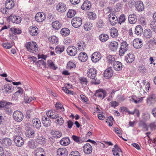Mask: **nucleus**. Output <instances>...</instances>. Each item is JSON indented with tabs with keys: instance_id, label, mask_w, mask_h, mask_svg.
<instances>
[{
	"instance_id": "nucleus-1",
	"label": "nucleus",
	"mask_w": 156,
	"mask_h": 156,
	"mask_svg": "<svg viewBox=\"0 0 156 156\" xmlns=\"http://www.w3.org/2000/svg\"><path fill=\"white\" fill-rule=\"evenodd\" d=\"M27 51L34 53H37L38 51V47L36 46V43L33 41L27 42L25 44Z\"/></svg>"
},
{
	"instance_id": "nucleus-2",
	"label": "nucleus",
	"mask_w": 156,
	"mask_h": 156,
	"mask_svg": "<svg viewBox=\"0 0 156 156\" xmlns=\"http://www.w3.org/2000/svg\"><path fill=\"white\" fill-rule=\"evenodd\" d=\"M128 44L126 41H123L121 43V46L119 51V54L120 56H123L124 53L128 49Z\"/></svg>"
},
{
	"instance_id": "nucleus-3",
	"label": "nucleus",
	"mask_w": 156,
	"mask_h": 156,
	"mask_svg": "<svg viewBox=\"0 0 156 156\" xmlns=\"http://www.w3.org/2000/svg\"><path fill=\"white\" fill-rule=\"evenodd\" d=\"M82 20L79 17H75L71 20L72 26L75 28H77L80 27L82 24Z\"/></svg>"
},
{
	"instance_id": "nucleus-4",
	"label": "nucleus",
	"mask_w": 156,
	"mask_h": 156,
	"mask_svg": "<svg viewBox=\"0 0 156 156\" xmlns=\"http://www.w3.org/2000/svg\"><path fill=\"white\" fill-rule=\"evenodd\" d=\"M13 116L14 120L19 122L21 121L24 117L23 114L18 111H15L13 114Z\"/></svg>"
},
{
	"instance_id": "nucleus-5",
	"label": "nucleus",
	"mask_w": 156,
	"mask_h": 156,
	"mask_svg": "<svg viewBox=\"0 0 156 156\" xmlns=\"http://www.w3.org/2000/svg\"><path fill=\"white\" fill-rule=\"evenodd\" d=\"M13 140L16 146L19 147L22 146L24 144V140L20 136H13Z\"/></svg>"
},
{
	"instance_id": "nucleus-6",
	"label": "nucleus",
	"mask_w": 156,
	"mask_h": 156,
	"mask_svg": "<svg viewBox=\"0 0 156 156\" xmlns=\"http://www.w3.org/2000/svg\"><path fill=\"white\" fill-rule=\"evenodd\" d=\"M8 18L12 22L16 24H19L21 23L22 20L21 17L13 14H11Z\"/></svg>"
},
{
	"instance_id": "nucleus-7",
	"label": "nucleus",
	"mask_w": 156,
	"mask_h": 156,
	"mask_svg": "<svg viewBox=\"0 0 156 156\" xmlns=\"http://www.w3.org/2000/svg\"><path fill=\"white\" fill-rule=\"evenodd\" d=\"M97 71L96 70L93 68H91L89 69L87 72V76L90 79H95L97 75Z\"/></svg>"
},
{
	"instance_id": "nucleus-8",
	"label": "nucleus",
	"mask_w": 156,
	"mask_h": 156,
	"mask_svg": "<svg viewBox=\"0 0 156 156\" xmlns=\"http://www.w3.org/2000/svg\"><path fill=\"white\" fill-rule=\"evenodd\" d=\"M156 102V96L155 94H152L147 98V103L149 106L153 105Z\"/></svg>"
},
{
	"instance_id": "nucleus-9",
	"label": "nucleus",
	"mask_w": 156,
	"mask_h": 156,
	"mask_svg": "<svg viewBox=\"0 0 156 156\" xmlns=\"http://www.w3.org/2000/svg\"><path fill=\"white\" fill-rule=\"evenodd\" d=\"M68 54L71 56H75L77 53V49L74 46H69L67 49Z\"/></svg>"
},
{
	"instance_id": "nucleus-10",
	"label": "nucleus",
	"mask_w": 156,
	"mask_h": 156,
	"mask_svg": "<svg viewBox=\"0 0 156 156\" xmlns=\"http://www.w3.org/2000/svg\"><path fill=\"white\" fill-rule=\"evenodd\" d=\"M106 92L105 90L99 89L96 91L95 95L102 99L104 98L106 96Z\"/></svg>"
},
{
	"instance_id": "nucleus-11",
	"label": "nucleus",
	"mask_w": 156,
	"mask_h": 156,
	"mask_svg": "<svg viewBox=\"0 0 156 156\" xmlns=\"http://www.w3.org/2000/svg\"><path fill=\"white\" fill-rule=\"evenodd\" d=\"M56 10L59 12H63L66 10V4L64 3L59 2L56 5Z\"/></svg>"
},
{
	"instance_id": "nucleus-12",
	"label": "nucleus",
	"mask_w": 156,
	"mask_h": 156,
	"mask_svg": "<svg viewBox=\"0 0 156 156\" xmlns=\"http://www.w3.org/2000/svg\"><path fill=\"white\" fill-rule=\"evenodd\" d=\"M83 151L85 154H89L92 152V147L90 144L87 143L83 146Z\"/></svg>"
},
{
	"instance_id": "nucleus-13",
	"label": "nucleus",
	"mask_w": 156,
	"mask_h": 156,
	"mask_svg": "<svg viewBox=\"0 0 156 156\" xmlns=\"http://www.w3.org/2000/svg\"><path fill=\"white\" fill-rule=\"evenodd\" d=\"M1 142L2 146L5 148H7L12 144V140L9 138L3 139Z\"/></svg>"
},
{
	"instance_id": "nucleus-14",
	"label": "nucleus",
	"mask_w": 156,
	"mask_h": 156,
	"mask_svg": "<svg viewBox=\"0 0 156 156\" xmlns=\"http://www.w3.org/2000/svg\"><path fill=\"white\" fill-rule=\"evenodd\" d=\"M57 154L58 156H66L68 151L65 148H60L57 151Z\"/></svg>"
},
{
	"instance_id": "nucleus-15",
	"label": "nucleus",
	"mask_w": 156,
	"mask_h": 156,
	"mask_svg": "<svg viewBox=\"0 0 156 156\" xmlns=\"http://www.w3.org/2000/svg\"><path fill=\"white\" fill-rule=\"evenodd\" d=\"M46 115L48 116L52 119H56L59 116L55 110H50L46 113Z\"/></svg>"
},
{
	"instance_id": "nucleus-16",
	"label": "nucleus",
	"mask_w": 156,
	"mask_h": 156,
	"mask_svg": "<svg viewBox=\"0 0 156 156\" xmlns=\"http://www.w3.org/2000/svg\"><path fill=\"white\" fill-rule=\"evenodd\" d=\"M101 58V54L99 52H95L93 54L91 57L92 61L94 62H96Z\"/></svg>"
},
{
	"instance_id": "nucleus-17",
	"label": "nucleus",
	"mask_w": 156,
	"mask_h": 156,
	"mask_svg": "<svg viewBox=\"0 0 156 156\" xmlns=\"http://www.w3.org/2000/svg\"><path fill=\"white\" fill-rule=\"evenodd\" d=\"M113 74V71L111 67H109L104 72V76L107 79H108L112 76Z\"/></svg>"
},
{
	"instance_id": "nucleus-18",
	"label": "nucleus",
	"mask_w": 156,
	"mask_h": 156,
	"mask_svg": "<svg viewBox=\"0 0 156 156\" xmlns=\"http://www.w3.org/2000/svg\"><path fill=\"white\" fill-rule=\"evenodd\" d=\"M133 45L136 48H140L142 46V41L139 38L135 39L133 41Z\"/></svg>"
},
{
	"instance_id": "nucleus-19",
	"label": "nucleus",
	"mask_w": 156,
	"mask_h": 156,
	"mask_svg": "<svg viewBox=\"0 0 156 156\" xmlns=\"http://www.w3.org/2000/svg\"><path fill=\"white\" fill-rule=\"evenodd\" d=\"M36 20L38 22H41L43 21L45 19V17L44 13H37L35 15Z\"/></svg>"
},
{
	"instance_id": "nucleus-20",
	"label": "nucleus",
	"mask_w": 156,
	"mask_h": 156,
	"mask_svg": "<svg viewBox=\"0 0 156 156\" xmlns=\"http://www.w3.org/2000/svg\"><path fill=\"white\" fill-rule=\"evenodd\" d=\"M33 126L36 129H38L41 126V123L40 120L37 118L33 119L32 122Z\"/></svg>"
},
{
	"instance_id": "nucleus-21",
	"label": "nucleus",
	"mask_w": 156,
	"mask_h": 156,
	"mask_svg": "<svg viewBox=\"0 0 156 156\" xmlns=\"http://www.w3.org/2000/svg\"><path fill=\"white\" fill-rule=\"evenodd\" d=\"M135 7L139 11H142L144 9V5L143 2L140 1H137L136 2Z\"/></svg>"
},
{
	"instance_id": "nucleus-22",
	"label": "nucleus",
	"mask_w": 156,
	"mask_h": 156,
	"mask_svg": "<svg viewBox=\"0 0 156 156\" xmlns=\"http://www.w3.org/2000/svg\"><path fill=\"white\" fill-rule=\"evenodd\" d=\"M91 4L88 1H85L81 6V9L84 10H89L91 8Z\"/></svg>"
},
{
	"instance_id": "nucleus-23",
	"label": "nucleus",
	"mask_w": 156,
	"mask_h": 156,
	"mask_svg": "<svg viewBox=\"0 0 156 156\" xmlns=\"http://www.w3.org/2000/svg\"><path fill=\"white\" fill-rule=\"evenodd\" d=\"M112 151L115 156H119V153L122 152L121 149L117 144L114 146V147L112 149Z\"/></svg>"
},
{
	"instance_id": "nucleus-24",
	"label": "nucleus",
	"mask_w": 156,
	"mask_h": 156,
	"mask_svg": "<svg viewBox=\"0 0 156 156\" xmlns=\"http://www.w3.org/2000/svg\"><path fill=\"white\" fill-rule=\"evenodd\" d=\"M152 31L149 29H147L144 30L143 32L144 37L147 39L151 38L152 36Z\"/></svg>"
},
{
	"instance_id": "nucleus-25",
	"label": "nucleus",
	"mask_w": 156,
	"mask_h": 156,
	"mask_svg": "<svg viewBox=\"0 0 156 156\" xmlns=\"http://www.w3.org/2000/svg\"><path fill=\"white\" fill-rule=\"evenodd\" d=\"M109 46L112 51H115L118 48V43L115 41H112L110 43Z\"/></svg>"
},
{
	"instance_id": "nucleus-26",
	"label": "nucleus",
	"mask_w": 156,
	"mask_h": 156,
	"mask_svg": "<svg viewBox=\"0 0 156 156\" xmlns=\"http://www.w3.org/2000/svg\"><path fill=\"white\" fill-rule=\"evenodd\" d=\"M14 0H7L5 4V8L8 9H12L14 6Z\"/></svg>"
},
{
	"instance_id": "nucleus-27",
	"label": "nucleus",
	"mask_w": 156,
	"mask_h": 156,
	"mask_svg": "<svg viewBox=\"0 0 156 156\" xmlns=\"http://www.w3.org/2000/svg\"><path fill=\"white\" fill-rule=\"evenodd\" d=\"M78 58L80 61L84 62L87 61L88 57L86 53L85 52H81L79 54Z\"/></svg>"
},
{
	"instance_id": "nucleus-28",
	"label": "nucleus",
	"mask_w": 156,
	"mask_h": 156,
	"mask_svg": "<svg viewBox=\"0 0 156 156\" xmlns=\"http://www.w3.org/2000/svg\"><path fill=\"white\" fill-rule=\"evenodd\" d=\"M113 66L114 69L116 71H119L122 68V64L119 61L115 62L113 64Z\"/></svg>"
},
{
	"instance_id": "nucleus-29",
	"label": "nucleus",
	"mask_w": 156,
	"mask_h": 156,
	"mask_svg": "<svg viewBox=\"0 0 156 156\" xmlns=\"http://www.w3.org/2000/svg\"><path fill=\"white\" fill-rule=\"evenodd\" d=\"M70 143V140L69 137H66L63 138L60 141V144L63 146H66L68 145Z\"/></svg>"
},
{
	"instance_id": "nucleus-30",
	"label": "nucleus",
	"mask_w": 156,
	"mask_h": 156,
	"mask_svg": "<svg viewBox=\"0 0 156 156\" xmlns=\"http://www.w3.org/2000/svg\"><path fill=\"white\" fill-rule=\"evenodd\" d=\"M35 131L33 129H28L26 131V136L28 138H33L35 135Z\"/></svg>"
},
{
	"instance_id": "nucleus-31",
	"label": "nucleus",
	"mask_w": 156,
	"mask_h": 156,
	"mask_svg": "<svg viewBox=\"0 0 156 156\" xmlns=\"http://www.w3.org/2000/svg\"><path fill=\"white\" fill-rule=\"evenodd\" d=\"M128 20L129 23L132 24L135 23L137 20L136 16L134 14H131L129 15Z\"/></svg>"
},
{
	"instance_id": "nucleus-32",
	"label": "nucleus",
	"mask_w": 156,
	"mask_h": 156,
	"mask_svg": "<svg viewBox=\"0 0 156 156\" xmlns=\"http://www.w3.org/2000/svg\"><path fill=\"white\" fill-rule=\"evenodd\" d=\"M35 156H45V153L44 150L42 148H37L35 151Z\"/></svg>"
},
{
	"instance_id": "nucleus-33",
	"label": "nucleus",
	"mask_w": 156,
	"mask_h": 156,
	"mask_svg": "<svg viewBox=\"0 0 156 156\" xmlns=\"http://www.w3.org/2000/svg\"><path fill=\"white\" fill-rule=\"evenodd\" d=\"M51 24L53 28L56 30H58L62 27V24L58 21H56L52 22Z\"/></svg>"
},
{
	"instance_id": "nucleus-34",
	"label": "nucleus",
	"mask_w": 156,
	"mask_h": 156,
	"mask_svg": "<svg viewBox=\"0 0 156 156\" xmlns=\"http://www.w3.org/2000/svg\"><path fill=\"white\" fill-rule=\"evenodd\" d=\"M135 59V57L133 54H130L127 55L125 57V60L126 62L129 63L132 62Z\"/></svg>"
},
{
	"instance_id": "nucleus-35",
	"label": "nucleus",
	"mask_w": 156,
	"mask_h": 156,
	"mask_svg": "<svg viewBox=\"0 0 156 156\" xmlns=\"http://www.w3.org/2000/svg\"><path fill=\"white\" fill-rule=\"evenodd\" d=\"M51 134L55 138H60L62 136V134L61 132L55 130L51 131Z\"/></svg>"
},
{
	"instance_id": "nucleus-36",
	"label": "nucleus",
	"mask_w": 156,
	"mask_h": 156,
	"mask_svg": "<svg viewBox=\"0 0 156 156\" xmlns=\"http://www.w3.org/2000/svg\"><path fill=\"white\" fill-rule=\"evenodd\" d=\"M38 29L35 26H32L30 27V32L32 36L37 35V34Z\"/></svg>"
},
{
	"instance_id": "nucleus-37",
	"label": "nucleus",
	"mask_w": 156,
	"mask_h": 156,
	"mask_svg": "<svg viewBox=\"0 0 156 156\" xmlns=\"http://www.w3.org/2000/svg\"><path fill=\"white\" fill-rule=\"evenodd\" d=\"M61 35L63 36H67L70 34V32L69 29L67 28H62L60 31Z\"/></svg>"
},
{
	"instance_id": "nucleus-38",
	"label": "nucleus",
	"mask_w": 156,
	"mask_h": 156,
	"mask_svg": "<svg viewBox=\"0 0 156 156\" xmlns=\"http://www.w3.org/2000/svg\"><path fill=\"white\" fill-rule=\"evenodd\" d=\"M143 31L142 27L140 25H137L135 28V32L137 35H141Z\"/></svg>"
},
{
	"instance_id": "nucleus-39",
	"label": "nucleus",
	"mask_w": 156,
	"mask_h": 156,
	"mask_svg": "<svg viewBox=\"0 0 156 156\" xmlns=\"http://www.w3.org/2000/svg\"><path fill=\"white\" fill-rule=\"evenodd\" d=\"M99 38L101 41L104 42L108 39V36L106 34H103L99 35Z\"/></svg>"
},
{
	"instance_id": "nucleus-40",
	"label": "nucleus",
	"mask_w": 156,
	"mask_h": 156,
	"mask_svg": "<svg viewBox=\"0 0 156 156\" xmlns=\"http://www.w3.org/2000/svg\"><path fill=\"white\" fill-rule=\"evenodd\" d=\"M92 23L90 22H85L84 25V28L86 30H90L92 27Z\"/></svg>"
},
{
	"instance_id": "nucleus-41",
	"label": "nucleus",
	"mask_w": 156,
	"mask_h": 156,
	"mask_svg": "<svg viewBox=\"0 0 156 156\" xmlns=\"http://www.w3.org/2000/svg\"><path fill=\"white\" fill-rule=\"evenodd\" d=\"M110 33L111 36L113 38L117 37L118 35V31L115 28H112Z\"/></svg>"
},
{
	"instance_id": "nucleus-42",
	"label": "nucleus",
	"mask_w": 156,
	"mask_h": 156,
	"mask_svg": "<svg viewBox=\"0 0 156 156\" xmlns=\"http://www.w3.org/2000/svg\"><path fill=\"white\" fill-rule=\"evenodd\" d=\"M14 136H20V133H21V129L20 127L18 126L15 128L14 131H13Z\"/></svg>"
},
{
	"instance_id": "nucleus-43",
	"label": "nucleus",
	"mask_w": 156,
	"mask_h": 156,
	"mask_svg": "<svg viewBox=\"0 0 156 156\" xmlns=\"http://www.w3.org/2000/svg\"><path fill=\"white\" fill-rule=\"evenodd\" d=\"M77 44L79 49L81 51L83 50L84 49V48L85 47V44L83 41H80Z\"/></svg>"
},
{
	"instance_id": "nucleus-44",
	"label": "nucleus",
	"mask_w": 156,
	"mask_h": 156,
	"mask_svg": "<svg viewBox=\"0 0 156 156\" xmlns=\"http://www.w3.org/2000/svg\"><path fill=\"white\" fill-rule=\"evenodd\" d=\"M56 119V123L59 126H61L63 125L64 123V120L62 117L59 116L58 118H57Z\"/></svg>"
},
{
	"instance_id": "nucleus-45",
	"label": "nucleus",
	"mask_w": 156,
	"mask_h": 156,
	"mask_svg": "<svg viewBox=\"0 0 156 156\" xmlns=\"http://www.w3.org/2000/svg\"><path fill=\"white\" fill-rule=\"evenodd\" d=\"M76 13V12L74 10L69 9L67 13V16L68 18H72L75 16Z\"/></svg>"
},
{
	"instance_id": "nucleus-46",
	"label": "nucleus",
	"mask_w": 156,
	"mask_h": 156,
	"mask_svg": "<svg viewBox=\"0 0 156 156\" xmlns=\"http://www.w3.org/2000/svg\"><path fill=\"white\" fill-rule=\"evenodd\" d=\"M4 89L3 90H5V92L6 93H11L12 87L10 85L6 84L4 85Z\"/></svg>"
},
{
	"instance_id": "nucleus-47",
	"label": "nucleus",
	"mask_w": 156,
	"mask_h": 156,
	"mask_svg": "<svg viewBox=\"0 0 156 156\" xmlns=\"http://www.w3.org/2000/svg\"><path fill=\"white\" fill-rule=\"evenodd\" d=\"M36 141L37 143L42 144L45 142V139L44 138L41 136H38L36 139Z\"/></svg>"
},
{
	"instance_id": "nucleus-48",
	"label": "nucleus",
	"mask_w": 156,
	"mask_h": 156,
	"mask_svg": "<svg viewBox=\"0 0 156 156\" xmlns=\"http://www.w3.org/2000/svg\"><path fill=\"white\" fill-rule=\"evenodd\" d=\"M50 42L53 44H57L58 42V40L55 36H53L49 38Z\"/></svg>"
},
{
	"instance_id": "nucleus-49",
	"label": "nucleus",
	"mask_w": 156,
	"mask_h": 156,
	"mask_svg": "<svg viewBox=\"0 0 156 156\" xmlns=\"http://www.w3.org/2000/svg\"><path fill=\"white\" fill-rule=\"evenodd\" d=\"M132 99L133 101L136 104L141 102L143 100L142 98H138L135 96H133L132 97Z\"/></svg>"
},
{
	"instance_id": "nucleus-50",
	"label": "nucleus",
	"mask_w": 156,
	"mask_h": 156,
	"mask_svg": "<svg viewBox=\"0 0 156 156\" xmlns=\"http://www.w3.org/2000/svg\"><path fill=\"white\" fill-rule=\"evenodd\" d=\"M118 19L117 16H115L109 21L110 24L112 25H115L118 22Z\"/></svg>"
},
{
	"instance_id": "nucleus-51",
	"label": "nucleus",
	"mask_w": 156,
	"mask_h": 156,
	"mask_svg": "<svg viewBox=\"0 0 156 156\" xmlns=\"http://www.w3.org/2000/svg\"><path fill=\"white\" fill-rule=\"evenodd\" d=\"M64 46H57L55 48V51L57 54H60L64 51Z\"/></svg>"
},
{
	"instance_id": "nucleus-52",
	"label": "nucleus",
	"mask_w": 156,
	"mask_h": 156,
	"mask_svg": "<svg viewBox=\"0 0 156 156\" xmlns=\"http://www.w3.org/2000/svg\"><path fill=\"white\" fill-rule=\"evenodd\" d=\"M76 66V64L74 62L69 61L68 63L67 66V67L68 69H71L73 68H75Z\"/></svg>"
},
{
	"instance_id": "nucleus-53",
	"label": "nucleus",
	"mask_w": 156,
	"mask_h": 156,
	"mask_svg": "<svg viewBox=\"0 0 156 156\" xmlns=\"http://www.w3.org/2000/svg\"><path fill=\"white\" fill-rule=\"evenodd\" d=\"M79 80L80 83L82 85H86L88 83V81L87 78L84 77H80L79 78Z\"/></svg>"
},
{
	"instance_id": "nucleus-54",
	"label": "nucleus",
	"mask_w": 156,
	"mask_h": 156,
	"mask_svg": "<svg viewBox=\"0 0 156 156\" xmlns=\"http://www.w3.org/2000/svg\"><path fill=\"white\" fill-rule=\"evenodd\" d=\"M35 98L34 97H29L28 96H25L24 97V100L25 102L27 103H29L32 100H35Z\"/></svg>"
},
{
	"instance_id": "nucleus-55",
	"label": "nucleus",
	"mask_w": 156,
	"mask_h": 156,
	"mask_svg": "<svg viewBox=\"0 0 156 156\" xmlns=\"http://www.w3.org/2000/svg\"><path fill=\"white\" fill-rule=\"evenodd\" d=\"M12 33L16 35V34H20L21 33V31L19 29L15 28H11Z\"/></svg>"
},
{
	"instance_id": "nucleus-56",
	"label": "nucleus",
	"mask_w": 156,
	"mask_h": 156,
	"mask_svg": "<svg viewBox=\"0 0 156 156\" xmlns=\"http://www.w3.org/2000/svg\"><path fill=\"white\" fill-rule=\"evenodd\" d=\"M55 107L57 110H60V112H62L64 110V108L62 105L60 103L57 102L55 105Z\"/></svg>"
},
{
	"instance_id": "nucleus-57",
	"label": "nucleus",
	"mask_w": 156,
	"mask_h": 156,
	"mask_svg": "<svg viewBox=\"0 0 156 156\" xmlns=\"http://www.w3.org/2000/svg\"><path fill=\"white\" fill-rule=\"evenodd\" d=\"M44 121H42V122L44 126L45 127H48L51 125V122L50 119L45 121L44 120Z\"/></svg>"
},
{
	"instance_id": "nucleus-58",
	"label": "nucleus",
	"mask_w": 156,
	"mask_h": 156,
	"mask_svg": "<svg viewBox=\"0 0 156 156\" xmlns=\"http://www.w3.org/2000/svg\"><path fill=\"white\" fill-rule=\"evenodd\" d=\"M126 20L125 15L124 14L121 15L119 17V23L120 24L124 22Z\"/></svg>"
},
{
	"instance_id": "nucleus-59",
	"label": "nucleus",
	"mask_w": 156,
	"mask_h": 156,
	"mask_svg": "<svg viewBox=\"0 0 156 156\" xmlns=\"http://www.w3.org/2000/svg\"><path fill=\"white\" fill-rule=\"evenodd\" d=\"M27 144L28 147L31 148H34L36 147L34 142L33 140L28 141Z\"/></svg>"
},
{
	"instance_id": "nucleus-60",
	"label": "nucleus",
	"mask_w": 156,
	"mask_h": 156,
	"mask_svg": "<svg viewBox=\"0 0 156 156\" xmlns=\"http://www.w3.org/2000/svg\"><path fill=\"white\" fill-rule=\"evenodd\" d=\"M89 18L90 19L94 20L96 18L95 13L93 12H90L88 13Z\"/></svg>"
},
{
	"instance_id": "nucleus-61",
	"label": "nucleus",
	"mask_w": 156,
	"mask_h": 156,
	"mask_svg": "<svg viewBox=\"0 0 156 156\" xmlns=\"http://www.w3.org/2000/svg\"><path fill=\"white\" fill-rule=\"evenodd\" d=\"M92 80L91 81V83L93 84L97 85L99 84L100 83L99 79H98L97 77H96L95 79H92Z\"/></svg>"
},
{
	"instance_id": "nucleus-62",
	"label": "nucleus",
	"mask_w": 156,
	"mask_h": 156,
	"mask_svg": "<svg viewBox=\"0 0 156 156\" xmlns=\"http://www.w3.org/2000/svg\"><path fill=\"white\" fill-rule=\"evenodd\" d=\"M48 66L51 69L54 70H56L57 67L55 66L53 62L51 61H49L48 62Z\"/></svg>"
},
{
	"instance_id": "nucleus-63",
	"label": "nucleus",
	"mask_w": 156,
	"mask_h": 156,
	"mask_svg": "<svg viewBox=\"0 0 156 156\" xmlns=\"http://www.w3.org/2000/svg\"><path fill=\"white\" fill-rule=\"evenodd\" d=\"M18 90L15 93L14 95L18 97V96H20L21 95L23 94V89L20 87L18 88Z\"/></svg>"
},
{
	"instance_id": "nucleus-64",
	"label": "nucleus",
	"mask_w": 156,
	"mask_h": 156,
	"mask_svg": "<svg viewBox=\"0 0 156 156\" xmlns=\"http://www.w3.org/2000/svg\"><path fill=\"white\" fill-rule=\"evenodd\" d=\"M70 156H80V154L76 151H72L69 154Z\"/></svg>"
}]
</instances>
